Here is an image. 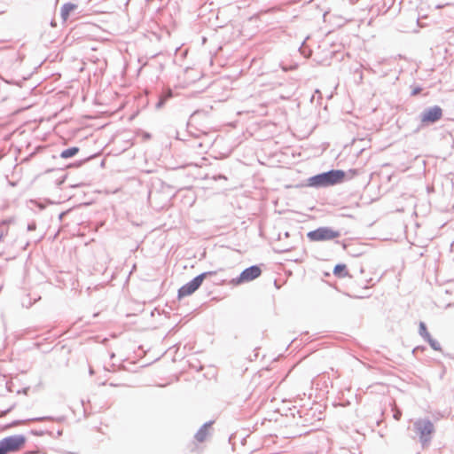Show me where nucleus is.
Instances as JSON below:
<instances>
[{"instance_id":"nucleus-1","label":"nucleus","mask_w":454,"mask_h":454,"mask_svg":"<svg viewBox=\"0 0 454 454\" xmlns=\"http://www.w3.org/2000/svg\"><path fill=\"white\" fill-rule=\"evenodd\" d=\"M346 176L341 169H331L315 175L308 179V185L315 188H324L341 184Z\"/></svg>"},{"instance_id":"nucleus-2","label":"nucleus","mask_w":454,"mask_h":454,"mask_svg":"<svg viewBox=\"0 0 454 454\" xmlns=\"http://www.w3.org/2000/svg\"><path fill=\"white\" fill-rule=\"evenodd\" d=\"M413 429L419 435L423 447L428 445L434 433V426L428 419H419L413 423Z\"/></svg>"},{"instance_id":"nucleus-3","label":"nucleus","mask_w":454,"mask_h":454,"mask_svg":"<svg viewBox=\"0 0 454 454\" xmlns=\"http://www.w3.org/2000/svg\"><path fill=\"white\" fill-rule=\"evenodd\" d=\"M340 237V232L331 227H319L307 233V238L311 242L329 241Z\"/></svg>"},{"instance_id":"nucleus-4","label":"nucleus","mask_w":454,"mask_h":454,"mask_svg":"<svg viewBox=\"0 0 454 454\" xmlns=\"http://www.w3.org/2000/svg\"><path fill=\"white\" fill-rule=\"evenodd\" d=\"M215 274V271H206L203 272L194 278H192L190 282L186 283L183 286H181L178 290V298L181 299L183 297L192 294L195 291H197L200 286L202 285L203 280L208 277Z\"/></svg>"},{"instance_id":"nucleus-5","label":"nucleus","mask_w":454,"mask_h":454,"mask_svg":"<svg viewBox=\"0 0 454 454\" xmlns=\"http://www.w3.org/2000/svg\"><path fill=\"white\" fill-rule=\"evenodd\" d=\"M26 437L22 434H14L5 437L0 441V445L4 454L15 452L20 450L25 444Z\"/></svg>"},{"instance_id":"nucleus-6","label":"nucleus","mask_w":454,"mask_h":454,"mask_svg":"<svg viewBox=\"0 0 454 454\" xmlns=\"http://www.w3.org/2000/svg\"><path fill=\"white\" fill-rule=\"evenodd\" d=\"M442 116V110L438 106L426 108L420 114V121L423 123H434Z\"/></svg>"},{"instance_id":"nucleus-7","label":"nucleus","mask_w":454,"mask_h":454,"mask_svg":"<svg viewBox=\"0 0 454 454\" xmlns=\"http://www.w3.org/2000/svg\"><path fill=\"white\" fill-rule=\"evenodd\" d=\"M262 274V270L257 265H252L245 269L239 275V278L233 279L232 282L235 284H240L243 282L252 281L257 278Z\"/></svg>"},{"instance_id":"nucleus-8","label":"nucleus","mask_w":454,"mask_h":454,"mask_svg":"<svg viewBox=\"0 0 454 454\" xmlns=\"http://www.w3.org/2000/svg\"><path fill=\"white\" fill-rule=\"evenodd\" d=\"M212 424V421L207 422L198 430V432L195 434V439L198 442H202L206 440L207 435L208 434V428L211 427Z\"/></svg>"},{"instance_id":"nucleus-9","label":"nucleus","mask_w":454,"mask_h":454,"mask_svg":"<svg viewBox=\"0 0 454 454\" xmlns=\"http://www.w3.org/2000/svg\"><path fill=\"white\" fill-rule=\"evenodd\" d=\"M77 5L72 3H67L62 5L60 10V15L63 20H67L71 12L74 11Z\"/></svg>"},{"instance_id":"nucleus-10","label":"nucleus","mask_w":454,"mask_h":454,"mask_svg":"<svg viewBox=\"0 0 454 454\" xmlns=\"http://www.w3.org/2000/svg\"><path fill=\"white\" fill-rule=\"evenodd\" d=\"M173 97V93L171 90H168L162 92L159 98L158 102L156 103V108L160 109L164 106L165 103Z\"/></svg>"},{"instance_id":"nucleus-11","label":"nucleus","mask_w":454,"mask_h":454,"mask_svg":"<svg viewBox=\"0 0 454 454\" xmlns=\"http://www.w3.org/2000/svg\"><path fill=\"white\" fill-rule=\"evenodd\" d=\"M79 152V148L76 146L65 149L61 152L60 157L63 159H69L75 156Z\"/></svg>"},{"instance_id":"nucleus-12","label":"nucleus","mask_w":454,"mask_h":454,"mask_svg":"<svg viewBox=\"0 0 454 454\" xmlns=\"http://www.w3.org/2000/svg\"><path fill=\"white\" fill-rule=\"evenodd\" d=\"M333 274L339 278L347 276L348 270L345 264H337L333 269Z\"/></svg>"},{"instance_id":"nucleus-13","label":"nucleus","mask_w":454,"mask_h":454,"mask_svg":"<svg viewBox=\"0 0 454 454\" xmlns=\"http://www.w3.org/2000/svg\"><path fill=\"white\" fill-rule=\"evenodd\" d=\"M425 341H427L434 350H442L441 344L436 340L433 339L431 335L429 336V338H427Z\"/></svg>"},{"instance_id":"nucleus-14","label":"nucleus","mask_w":454,"mask_h":454,"mask_svg":"<svg viewBox=\"0 0 454 454\" xmlns=\"http://www.w3.org/2000/svg\"><path fill=\"white\" fill-rule=\"evenodd\" d=\"M419 333L424 339V340L427 338H429V336H430V333H428L427 325H426V324L424 322H420L419 323Z\"/></svg>"},{"instance_id":"nucleus-15","label":"nucleus","mask_w":454,"mask_h":454,"mask_svg":"<svg viewBox=\"0 0 454 454\" xmlns=\"http://www.w3.org/2000/svg\"><path fill=\"white\" fill-rule=\"evenodd\" d=\"M8 230L9 228L6 221H3L2 223H0V241L5 235H7Z\"/></svg>"},{"instance_id":"nucleus-16","label":"nucleus","mask_w":454,"mask_h":454,"mask_svg":"<svg viewBox=\"0 0 454 454\" xmlns=\"http://www.w3.org/2000/svg\"><path fill=\"white\" fill-rule=\"evenodd\" d=\"M421 90H421V88H420V87H416V88H414V89L412 90V91H411V95H412V96H416V95L419 94Z\"/></svg>"},{"instance_id":"nucleus-17","label":"nucleus","mask_w":454,"mask_h":454,"mask_svg":"<svg viewBox=\"0 0 454 454\" xmlns=\"http://www.w3.org/2000/svg\"><path fill=\"white\" fill-rule=\"evenodd\" d=\"M27 229H28V231L35 230V223L28 224Z\"/></svg>"},{"instance_id":"nucleus-18","label":"nucleus","mask_w":454,"mask_h":454,"mask_svg":"<svg viewBox=\"0 0 454 454\" xmlns=\"http://www.w3.org/2000/svg\"><path fill=\"white\" fill-rule=\"evenodd\" d=\"M400 417H401V412H399V411H398V412H395V413L394 414V418H395V419H397V420H398V419H400Z\"/></svg>"},{"instance_id":"nucleus-19","label":"nucleus","mask_w":454,"mask_h":454,"mask_svg":"<svg viewBox=\"0 0 454 454\" xmlns=\"http://www.w3.org/2000/svg\"><path fill=\"white\" fill-rule=\"evenodd\" d=\"M47 418H38V419H35V420H38V421H43L44 419H46Z\"/></svg>"},{"instance_id":"nucleus-20","label":"nucleus","mask_w":454,"mask_h":454,"mask_svg":"<svg viewBox=\"0 0 454 454\" xmlns=\"http://www.w3.org/2000/svg\"><path fill=\"white\" fill-rule=\"evenodd\" d=\"M284 235H285L286 238H288L289 237V232L286 231V232H285Z\"/></svg>"},{"instance_id":"nucleus-21","label":"nucleus","mask_w":454,"mask_h":454,"mask_svg":"<svg viewBox=\"0 0 454 454\" xmlns=\"http://www.w3.org/2000/svg\"><path fill=\"white\" fill-rule=\"evenodd\" d=\"M290 250H291V247L284 249L283 252H287V251H290Z\"/></svg>"},{"instance_id":"nucleus-22","label":"nucleus","mask_w":454,"mask_h":454,"mask_svg":"<svg viewBox=\"0 0 454 454\" xmlns=\"http://www.w3.org/2000/svg\"><path fill=\"white\" fill-rule=\"evenodd\" d=\"M419 348V347L414 348L413 353L416 352Z\"/></svg>"},{"instance_id":"nucleus-23","label":"nucleus","mask_w":454,"mask_h":454,"mask_svg":"<svg viewBox=\"0 0 454 454\" xmlns=\"http://www.w3.org/2000/svg\"><path fill=\"white\" fill-rule=\"evenodd\" d=\"M90 374H93V371H92V369H90Z\"/></svg>"}]
</instances>
